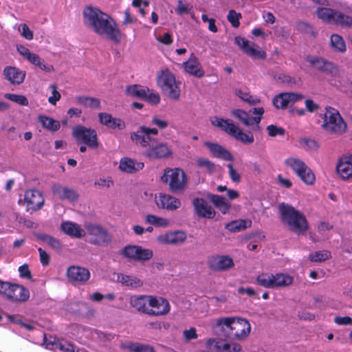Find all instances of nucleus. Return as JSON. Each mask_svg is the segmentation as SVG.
Listing matches in <instances>:
<instances>
[{
    "mask_svg": "<svg viewBox=\"0 0 352 352\" xmlns=\"http://www.w3.org/2000/svg\"><path fill=\"white\" fill-rule=\"evenodd\" d=\"M85 24L103 38L119 42L121 38L120 30L116 22L98 8L87 6L83 10Z\"/></svg>",
    "mask_w": 352,
    "mask_h": 352,
    "instance_id": "f257e3e1",
    "label": "nucleus"
},
{
    "mask_svg": "<svg viewBox=\"0 0 352 352\" xmlns=\"http://www.w3.org/2000/svg\"><path fill=\"white\" fill-rule=\"evenodd\" d=\"M212 329L234 340L244 341L250 336L252 327L249 320L245 318L227 316L216 318Z\"/></svg>",
    "mask_w": 352,
    "mask_h": 352,
    "instance_id": "f03ea898",
    "label": "nucleus"
},
{
    "mask_svg": "<svg viewBox=\"0 0 352 352\" xmlns=\"http://www.w3.org/2000/svg\"><path fill=\"white\" fill-rule=\"evenodd\" d=\"M129 303L137 311L152 316H162L169 314V301L162 296L154 295H135L131 296Z\"/></svg>",
    "mask_w": 352,
    "mask_h": 352,
    "instance_id": "7ed1b4c3",
    "label": "nucleus"
},
{
    "mask_svg": "<svg viewBox=\"0 0 352 352\" xmlns=\"http://www.w3.org/2000/svg\"><path fill=\"white\" fill-rule=\"evenodd\" d=\"M278 210L282 222L290 231L301 234L308 230L309 226L305 216L292 205L281 203L278 206Z\"/></svg>",
    "mask_w": 352,
    "mask_h": 352,
    "instance_id": "20e7f679",
    "label": "nucleus"
},
{
    "mask_svg": "<svg viewBox=\"0 0 352 352\" xmlns=\"http://www.w3.org/2000/svg\"><path fill=\"white\" fill-rule=\"evenodd\" d=\"M210 122L212 126L221 129L243 144H250L254 141V138L252 133H244L238 125L235 124L230 120L213 116L210 118Z\"/></svg>",
    "mask_w": 352,
    "mask_h": 352,
    "instance_id": "39448f33",
    "label": "nucleus"
},
{
    "mask_svg": "<svg viewBox=\"0 0 352 352\" xmlns=\"http://www.w3.org/2000/svg\"><path fill=\"white\" fill-rule=\"evenodd\" d=\"M161 182L167 186L173 192L184 191L188 184L184 171L180 168H166L160 177Z\"/></svg>",
    "mask_w": 352,
    "mask_h": 352,
    "instance_id": "423d86ee",
    "label": "nucleus"
},
{
    "mask_svg": "<svg viewBox=\"0 0 352 352\" xmlns=\"http://www.w3.org/2000/svg\"><path fill=\"white\" fill-rule=\"evenodd\" d=\"M320 117L322 119L321 126L327 132L340 134L346 129V124L339 111L333 107H325L324 113Z\"/></svg>",
    "mask_w": 352,
    "mask_h": 352,
    "instance_id": "0eeeda50",
    "label": "nucleus"
},
{
    "mask_svg": "<svg viewBox=\"0 0 352 352\" xmlns=\"http://www.w3.org/2000/svg\"><path fill=\"white\" fill-rule=\"evenodd\" d=\"M157 84L168 98L178 100L181 91L175 75L168 69H162L157 73Z\"/></svg>",
    "mask_w": 352,
    "mask_h": 352,
    "instance_id": "6e6552de",
    "label": "nucleus"
},
{
    "mask_svg": "<svg viewBox=\"0 0 352 352\" xmlns=\"http://www.w3.org/2000/svg\"><path fill=\"white\" fill-rule=\"evenodd\" d=\"M257 283L265 288L278 289L287 287L292 285L293 276L285 273H262L256 278Z\"/></svg>",
    "mask_w": 352,
    "mask_h": 352,
    "instance_id": "1a4fd4ad",
    "label": "nucleus"
},
{
    "mask_svg": "<svg viewBox=\"0 0 352 352\" xmlns=\"http://www.w3.org/2000/svg\"><path fill=\"white\" fill-rule=\"evenodd\" d=\"M73 137L79 143H83L91 148H98L99 142L97 132L95 129L78 125L72 129Z\"/></svg>",
    "mask_w": 352,
    "mask_h": 352,
    "instance_id": "9d476101",
    "label": "nucleus"
},
{
    "mask_svg": "<svg viewBox=\"0 0 352 352\" xmlns=\"http://www.w3.org/2000/svg\"><path fill=\"white\" fill-rule=\"evenodd\" d=\"M158 133L157 128L141 126L136 131L131 133V138L136 145L148 148L153 143L157 142V139L153 135H157Z\"/></svg>",
    "mask_w": 352,
    "mask_h": 352,
    "instance_id": "9b49d317",
    "label": "nucleus"
},
{
    "mask_svg": "<svg viewBox=\"0 0 352 352\" xmlns=\"http://www.w3.org/2000/svg\"><path fill=\"white\" fill-rule=\"evenodd\" d=\"M121 254L129 260L140 262L149 261L153 256L152 250L138 245H126L122 250Z\"/></svg>",
    "mask_w": 352,
    "mask_h": 352,
    "instance_id": "f8f14e48",
    "label": "nucleus"
},
{
    "mask_svg": "<svg viewBox=\"0 0 352 352\" xmlns=\"http://www.w3.org/2000/svg\"><path fill=\"white\" fill-rule=\"evenodd\" d=\"M16 50L24 59L42 71L45 72H52L54 71V67L52 65L46 63L37 54L31 52L27 47L23 45H18Z\"/></svg>",
    "mask_w": 352,
    "mask_h": 352,
    "instance_id": "ddd939ff",
    "label": "nucleus"
},
{
    "mask_svg": "<svg viewBox=\"0 0 352 352\" xmlns=\"http://www.w3.org/2000/svg\"><path fill=\"white\" fill-rule=\"evenodd\" d=\"M335 171L340 180L352 182V154L340 157L336 161Z\"/></svg>",
    "mask_w": 352,
    "mask_h": 352,
    "instance_id": "4468645a",
    "label": "nucleus"
},
{
    "mask_svg": "<svg viewBox=\"0 0 352 352\" xmlns=\"http://www.w3.org/2000/svg\"><path fill=\"white\" fill-rule=\"evenodd\" d=\"M237 46L248 56L254 59H265L266 52L258 45L241 36H236L234 38Z\"/></svg>",
    "mask_w": 352,
    "mask_h": 352,
    "instance_id": "2eb2a0df",
    "label": "nucleus"
},
{
    "mask_svg": "<svg viewBox=\"0 0 352 352\" xmlns=\"http://www.w3.org/2000/svg\"><path fill=\"white\" fill-rule=\"evenodd\" d=\"M238 342L234 340L228 342L216 338H209L206 344L208 348H214L217 352H241L242 346Z\"/></svg>",
    "mask_w": 352,
    "mask_h": 352,
    "instance_id": "dca6fc26",
    "label": "nucleus"
},
{
    "mask_svg": "<svg viewBox=\"0 0 352 352\" xmlns=\"http://www.w3.org/2000/svg\"><path fill=\"white\" fill-rule=\"evenodd\" d=\"M45 347L55 352H87L84 349L76 348L72 342L56 338L45 341Z\"/></svg>",
    "mask_w": 352,
    "mask_h": 352,
    "instance_id": "f3484780",
    "label": "nucleus"
},
{
    "mask_svg": "<svg viewBox=\"0 0 352 352\" xmlns=\"http://www.w3.org/2000/svg\"><path fill=\"white\" fill-rule=\"evenodd\" d=\"M173 152L166 142L151 145L143 152V155L150 160L164 159L171 157Z\"/></svg>",
    "mask_w": 352,
    "mask_h": 352,
    "instance_id": "a211bd4d",
    "label": "nucleus"
},
{
    "mask_svg": "<svg viewBox=\"0 0 352 352\" xmlns=\"http://www.w3.org/2000/svg\"><path fill=\"white\" fill-rule=\"evenodd\" d=\"M304 98L302 94L297 92H283L275 96L272 100L276 109H285L289 105L301 100Z\"/></svg>",
    "mask_w": 352,
    "mask_h": 352,
    "instance_id": "6ab92c4d",
    "label": "nucleus"
},
{
    "mask_svg": "<svg viewBox=\"0 0 352 352\" xmlns=\"http://www.w3.org/2000/svg\"><path fill=\"white\" fill-rule=\"evenodd\" d=\"M155 203L158 208L168 211L176 210L182 206L179 199L163 192L155 195Z\"/></svg>",
    "mask_w": 352,
    "mask_h": 352,
    "instance_id": "aec40b11",
    "label": "nucleus"
},
{
    "mask_svg": "<svg viewBox=\"0 0 352 352\" xmlns=\"http://www.w3.org/2000/svg\"><path fill=\"white\" fill-rule=\"evenodd\" d=\"M305 61L309 66L320 72L333 74L338 70L334 64L319 56H308Z\"/></svg>",
    "mask_w": 352,
    "mask_h": 352,
    "instance_id": "412c9836",
    "label": "nucleus"
},
{
    "mask_svg": "<svg viewBox=\"0 0 352 352\" xmlns=\"http://www.w3.org/2000/svg\"><path fill=\"white\" fill-rule=\"evenodd\" d=\"M208 265L214 271H225L234 266V261L227 255H214L208 258Z\"/></svg>",
    "mask_w": 352,
    "mask_h": 352,
    "instance_id": "4be33fe9",
    "label": "nucleus"
},
{
    "mask_svg": "<svg viewBox=\"0 0 352 352\" xmlns=\"http://www.w3.org/2000/svg\"><path fill=\"white\" fill-rule=\"evenodd\" d=\"M182 67L185 72L197 78H202L205 74L199 58L193 53L182 63Z\"/></svg>",
    "mask_w": 352,
    "mask_h": 352,
    "instance_id": "5701e85b",
    "label": "nucleus"
},
{
    "mask_svg": "<svg viewBox=\"0 0 352 352\" xmlns=\"http://www.w3.org/2000/svg\"><path fill=\"white\" fill-rule=\"evenodd\" d=\"M86 233L90 236V242L94 244H101L109 239L108 234L105 230L101 226L92 223H87L85 226Z\"/></svg>",
    "mask_w": 352,
    "mask_h": 352,
    "instance_id": "b1692460",
    "label": "nucleus"
},
{
    "mask_svg": "<svg viewBox=\"0 0 352 352\" xmlns=\"http://www.w3.org/2000/svg\"><path fill=\"white\" fill-rule=\"evenodd\" d=\"M24 201L28 210H37L44 204V198L42 194L36 190H28L25 192Z\"/></svg>",
    "mask_w": 352,
    "mask_h": 352,
    "instance_id": "393cba45",
    "label": "nucleus"
},
{
    "mask_svg": "<svg viewBox=\"0 0 352 352\" xmlns=\"http://www.w3.org/2000/svg\"><path fill=\"white\" fill-rule=\"evenodd\" d=\"M60 230L66 235L74 239H82L86 236V231L78 223L65 221L60 224Z\"/></svg>",
    "mask_w": 352,
    "mask_h": 352,
    "instance_id": "a878e982",
    "label": "nucleus"
},
{
    "mask_svg": "<svg viewBox=\"0 0 352 352\" xmlns=\"http://www.w3.org/2000/svg\"><path fill=\"white\" fill-rule=\"evenodd\" d=\"M204 144L212 157L226 161L232 162L234 160V157L230 152L221 145L211 142H205Z\"/></svg>",
    "mask_w": 352,
    "mask_h": 352,
    "instance_id": "bb28decb",
    "label": "nucleus"
},
{
    "mask_svg": "<svg viewBox=\"0 0 352 352\" xmlns=\"http://www.w3.org/2000/svg\"><path fill=\"white\" fill-rule=\"evenodd\" d=\"M3 74L12 85H20L24 81L26 73L18 67L7 66L4 68Z\"/></svg>",
    "mask_w": 352,
    "mask_h": 352,
    "instance_id": "cd10ccee",
    "label": "nucleus"
},
{
    "mask_svg": "<svg viewBox=\"0 0 352 352\" xmlns=\"http://www.w3.org/2000/svg\"><path fill=\"white\" fill-rule=\"evenodd\" d=\"M192 204L196 214L199 217L207 219H212L215 216V211L204 199L196 198Z\"/></svg>",
    "mask_w": 352,
    "mask_h": 352,
    "instance_id": "c85d7f7f",
    "label": "nucleus"
},
{
    "mask_svg": "<svg viewBox=\"0 0 352 352\" xmlns=\"http://www.w3.org/2000/svg\"><path fill=\"white\" fill-rule=\"evenodd\" d=\"M6 297L12 301L25 302L29 299L30 292L23 285L11 284Z\"/></svg>",
    "mask_w": 352,
    "mask_h": 352,
    "instance_id": "c756f323",
    "label": "nucleus"
},
{
    "mask_svg": "<svg viewBox=\"0 0 352 352\" xmlns=\"http://www.w3.org/2000/svg\"><path fill=\"white\" fill-rule=\"evenodd\" d=\"M68 278L76 283H85L90 278L89 271L79 266H71L67 272Z\"/></svg>",
    "mask_w": 352,
    "mask_h": 352,
    "instance_id": "7c9ffc66",
    "label": "nucleus"
},
{
    "mask_svg": "<svg viewBox=\"0 0 352 352\" xmlns=\"http://www.w3.org/2000/svg\"><path fill=\"white\" fill-rule=\"evenodd\" d=\"M53 195L61 200L74 201L78 198V195L74 190L59 184L52 186Z\"/></svg>",
    "mask_w": 352,
    "mask_h": 352,
    "instance_id": "2f4dec72",
    "label": "nucleus"
},
{
    "mask_svg": "<svg viewBox=\"0 0 352 352\" xmlns=\"http://www.w3.org/2000/svg\"><path fill=\"white\" fill-rule=\"evenodd\" d=\"M231 116L238 119L245 126H250L255 124L259 129L261 117H252L248 112L241 109H234L231 111Z\"/></svg>",
    "mask_w": 352,
    "mask_h": 352,
    "instance_id": "473e14b6",
    "label": "nucleus"
},
{
    "mask_svg": "<svg viewBox=\"0 0 352 352\" xmlns=\"http://www.w3.org/2000/svg\"><path fill=\"white\" fill-rule=\"evenodd\" d=\"M144 167V164L129 157H123L120 161L119 168L121 171L127 173H133Z\"/></svg>",
    "mask_w": 352,
    "mask_h": 352,
    "instance_id": "72a5a7b5",
    "label": "nucleus"
},
{
    "mask_svg": "<svg viewBox=\"0 0 352 352\" xmlns=\"http://www.w3.org/2000/svg\"><path fill=\"white\" fill-rule=\"evenodd\" d=\"M117 281L122 285L131 289L141 287L144 284L143 281L138 277L123 273L117 274Z\"/></svg>",
    "mask_w": 352,
    "mask_h": 352,
    "instance_id": "f704fd0d",
    "label": "nucleus"
},
{
    "mask_svg": "<svg viewBox=\"0 0 352 352\" xmlns=\"http://www.w3.org/2000/svg\"><path fill=\"white\" fill-rule=\"evenodd\" d=\"M284 164L291 169L295 175L307 165L302 160L294 156L286 158L284 160Z\"/></svg>",
    "mask_w": 352,
    "mask_h": 352,
    "instance_id": "c9c22d12",
    "label": "nucleus"
},
{
    "mask_svg": "<svg viewBox=\"0 0 352 352\" xmlns=\"http://www.w3.org/2000/svg\"><path fill=\"white\" fill-rule=\"evenodd\" d=\"M252 226V221L250 219H238L232 221L226 226V228L230 232H236L245 230L250 228Z\"/></svg>",
    "mask_w": 352,
    "mask_h": 352,
    "instance_id": "e433bc0d",
    "label": "nucleus"
},
{
    "mask_svg": "<svg viewBox=\"0 0 352 352\" xmlns=\"http://www.w3.org/2000/svg\"><path fill=\"white\" fill-rule=\"evenodd\" d=\"M304 184L311 186L316 182V175L311 168L307 165L296 175Z\"/></svg>",
    "mask_w": 352,
    "mask_h": 352,
    "instance_id": "4c0bfd02",
    "label": "nucleus"
},
{
    "mask_svg": "<svg viewBox=\"0 0 352 352\" xmlns=\"http://www.w3.org/2000/svg\"><path fill=\"white\" fill-rule=\"evenodd\" d=\"M145 221L146 223L151 224L156 228H166L170 226V220L155 214L146 215Z\"/></svg>",
    "mask_w": 352,
    "mask_h": 352,
    "instance_id": "58836bf2",
    "label": "nucleus"
},
{
    "mask_svg": "<svg viewBox=\"0 0 352 352\" xmlns=\"http://www.w3.org/2000/svg\"><path fill=\"white\" fill-rule=\"evenodd\" d=\"M208 198L222 213L226 214L230 210V204L224 197L217 195H209Z\"/></svg>",
    "mask_w": 352,
    "mask_h": 352,
    "instance_id": "ea45409f",
    "label": "nucleus"
},
{
    "mask_svg": "<svg viewBox=\"0 0 352 352\" xmlns=\"http://www.w3.org/2000/svg\"><path fill=\"white\" fill-rule=\"evenodd\" d=\"M330 47L333 51L340 53H344L346 50L343 38L337 34H333L330 36Z\"/></svg>",
    "mask_w": 352,
    "mask_h": 352,
    "instance_id": "a19ab883",
    "label": "nucleus"
},
{
    "mask_svg": "<svg viewBox=\"0 0 352 352\" xmlns=\"http://www.w3.org/2000/svg\"><path fill=\"white\" fill-rule=\"evenodd\" d=\"M318 17L327 23H333L337 12L328 8H319L317 11Z\"/></svg>",
    "mask_w": 352,
    "mask_h": 352,
    "instance_id": "79ce46f5",
    "label": "nucleus"
},
{
    "mask_svg": "<svg viewBox=\"0 0 352 352\" xmlns=\"http://www.w3.org/2000/svg\"><path fill=\"white\" fill-rule=\"evenodd\" d=\"M38 120L43 128L50 131H58L60 126L59 121L48 116H39L38 117Z\"/></svg>",
    "mask_w": 352,
    "mask_h": 352,
    "instance_id": "37998d69",
    "label": "nucleus"
},
{
    "mask_svg": "<svg viewBox=\"0 0 352 352\" xmlns=\"http://www.w3.org/2000/svg\"><path fill=\"white\" fill-rule=\"evenodd\" d=\"M76 100L78 104L90 109H100V101L96 98L87 96H77Z\"/></svg>",
    "mask_w": 352,
    "mask_h": 352,
    "instance_id": "c03bdc74",
    "label": "nucleus"
},
{
    "mask_svg": "<svg viewBox=\"0 0 352 352\" xmlns=\"http://www.w3.org/2000/svg\"><path fill=\"white\" fill-rule=\"evenodd\" d=\"M122 347L132 352H153L151 346L138 342H127L122 344Z\"/></svg>",
    "mask_w": 352,
    "mask_h": 352,
    "instance_id": "a18cd8bd",
    "label": "nucleus"
},
{
    "mask_svg": "<svg viewBox=\"0 0 352 352\" xmlns=\"http://www.w3.org/2000/svg\"><path fill=\"white\" fill-rule=\"evenodd\" d=\"M195 164L199 168L208 173H214L217 168L216 165L212 162L205 157H197L195 160Z\"/></svg>",
    "mask_w": 352,
    "mask_h": 352,
    "instance_id": "49530a36",
    "label": "nucleus"
},
{
    "mask_svg": "<svg viewBox=\"0 0 352 352\" xmlns=\"http://www.w3.org/2000/svg\"><path fill=\"white\" fill-rule=\"evenodd\" d=\"M235 94L243 101L248 102L250 104H256L260 103L261 100L258 97L255 96H252L250 94L241 89H238L235 90Z\"/></svg>",
    "mask_w": 352,
    "mask_h": 352,
    "instance_id": "de8ad7c7",
    "label": "nucleus"
},
{
    "mask_svg": "<svg viewBox=\"0 0 352 352\" xmlns=\"http://www.w3.org/2000/svg\"><path fill=\"white\" fill-rule=\"evenodd\" d=\"M148 91V88L144 87L138 85H129L126 89L127 95L132 97L143 98Z\"/></svg>",
    "mask_w": 352,
    "mask_h": 352,
    "instance_id": "09e8293b",
    "label": "nucleus"
},
{
    "mask_svg": "<svg viewBox=\"0 0 352 352\" xmlns=\"http://www.w3.org/2000/svg\"><path fill=\"white\" fill-rule=\"evenodd\" d=\"M37 238L43 242L44 243H46L49 246H50L52 248L55 250H60L61 249V243L60 241L56 238H54L50 235L45 234H37Z\"/></svg>",
    "mask_w": 352,
    "mask_h": 352,
    "instance_id": "8fccbe9b",
    "label": "nucleus"
},
{
    "mask_svg": "<svg viewBox=\"0 0 352 352\" xmlns=\"http://www.w3.org/2000/svg\"><path fill=\"white\" fill-rule=\"evenodd\" d=\"M331 256V252L328 250H319L311 252L309 255V260L311 262H324Z\"/></svg>",
    "mask_w": 352,
    "mask_h": 352,
    "instance_id": "3c124183",
    "label": "nucleus"
},
{
    "mask_svg": "<svg viewBox=\"0 0 352 352\" xmlns=\"http://www.w3.org/2000/svg\"><path fill=\"white\" fill-rule=\"evenodd\" d=\"M14 28L19 32L22 38L28 41H32L34 38L33 31L30 30L26 23L16 24Z\"/></svg>",
    "mask_w": 352,
    "mask_h": 352,
    "instance_id": "603ef678",
    "label": "nucleus"
},
{
    "mask_svg": "<svg viewBox=\"0 0 352 352\" xmlns=\"http://www.w3.org/2000/svg\"><path fill=\"white\" fill-rule=\"evenodd\" d=\"M333 23L344 28H349L352 25V17L337 12Z\"/></svg>",
    "mask_w": 352,
    "mask_h": 352,
    "instance_id": "864d4df0",
    "label": "nucleus"
},
{
    "mask_svg": "<svg viewBox=\"0 0 352 352\" xmlns=\"http://www.w3.org/2000/svg\"><path fill=\"white\" fill-rule=\"evenodd\" d=\"M81 330H82V336L85 338H88L91 340H96V341L99 340L102 337H104V335L102 333H101L100 331H99L98 330L94 329L84 327V328H82Z\"/></svg>",
    "mask_w": 352,
    "mask_h": 352,
    "instance_id": "5fc2aeb1",
    "label": "nucleus"
},
{
    "mask_svg": "<svg viewBox=\"0 0 352 352\" xmlns=\"http://www.w3.org/2000/svg\"><path fill=\"white\" fill-rule=\"evenodd\" d=\"M172 245H178L183 243L187 239L186 232L180 230L170 231Z\"/></svg>",
    "mask_w": 352,
    "mask_h": 352,
    "instance_id": "6e6d98bb",
    "label": "nucleus"
},
{
    "mask_svg": "<svg viewBox=\"0 0 352 352\" xmlns=\"http://www.w3.org/2000/svg\"><path fill=\"white\" fill-rule=\"evenodd\" d=\"M4 97L16 104L23 106H28L29 102L28 98L23 95H18L14 94H6Z\"/></svg>",
    "mask_w": 352,
    "mask_h": 352,
    "instance_id": "4d7b16f0",
    "label": "nucleus"
},
{
    "mask_svg": "<svg viewBox=\"0 0 352 352\" xmlns=\"http://www.w3.org/2000/svg\"><path fill=\"white\" fill-rule=\"evenodd\" d=\"M241 17V13L236 12L234 10H230L228 14L227 19L233 28H239Z\"/></svg>",
    "mask_w": 352,
    "mask_h": 352,
    "instance_id": "13d9d810",
    "label": "nucleus"
},
{
    "mask_svg": "<svg viewBox=\"0 0 352 352\" xmlns=\"http://www.w3.org/2000/svg\"><path fill=\"white\" fill-rule=\"evenodd\" d=\"M107 127L112 130L122 131L126 128V122L124 120L120 118H115L113 116L109 125H107Z\"/></svg>",
    "mask_w": 352,
    "mask_h": 352,
    "instance_id": "bf43d9fd",
    "label": "nucleus"
},
{
    "mask_svg": "<svg viewBox=\"0 0 352 352\" xmlns=\"http://www.w3.org/2000/svg\"><path fill=\"white\" fill-rule=\"evenodd\" d=\"M147 102L151 104H157L160 102V96L158 93L148 89V91L145 96L143 97Z\"/></svg>",
    "mask_w": 352,
    "mask_h": 352,
    "instance_id": "052dcab7",
    "label": "nucleus"
},
{
    "mask_svg": "<svg viewBox=\"0 0 352 352\" xmlns=\"http://www.w3.org/2000/svg\"><path fill=\"white\" fill-rule=\"evenodd\" d=\"M192 7L188 3H184L183 0L177 1V6L175 9V12L178 15L184 14H190Z\"/></svg>",
    "mask_w": 352,
    "mask_h": 352,
    "instance_id": "680f3d73",
    "label": "nucleus"
},
{
    "mask_svg": "<svg viewBox=\"0 0 352 352\" xmlns=\"http://www.w3.org/2000/svg\"><path fill=\"white\" fill-rule=\"evenodd\" d=\"M276 184L282 187L287 189H289L292 187L293 183L289 178L283 177L282 175L279 174L276 176Z\"/></svg>",
    "mask_w": 352,
    "mask_h": 352,
    "instance_id": "e2e57ef3",
    "label": "nucleus"
},
{
    "mask_svg": "<svg viewBox=\"0 0 352 352\" xmlns=\"http://www.w3.org/2000/svg\"><path fill=\"white\" fill-rule=\"evenodd\" d=\"M156 241L160 245H172V241H171L170 231L159 234L156 238Z\"/></svg>",
    "mask_w": 352,
    "mask_h": 352,
    "instance_id": "0e129e2a",
    "label": "nucleus"
},
{
    "mask_svg": "<svg viewBox=\"0 0 352 352\" xmlns=\"http://www.w3.org/2000/svg\"><path fill=\"white\" fill-rule=\"evenodd\" d=\"M183 337L186 342L192 340H196L198 338L197 329L195 327H190L183 331Z\"/></svg>",
    "mask_w": 352,
    "mask_h": 352,
    "instance_id": "69168bd1",
    "label": "nucleus"
},
{
    "mask_svg": "<svg viewBox=\"0 0 352 352\" xmlns=\"http://www.w3.org/2000/svg\"><path fill=\"white\" fill-rule=\"evenodd\" d=\"M50 88L52 89V96H50L48 98V102L52 104L55 105L56 102L60 99V94L58 91L57 87L55 85H51Z\"/></svg>",
    "mask_w": 352,
    "mask_h": 352,
    "instance_id": "338daca9",
    "label": "nucleus"
},
{
    "mask_svg": "<svg viewBox=\"0 0 352 352\" xmlns=\"http://www.w3.org/2000/svg\"><path fill=\"white\" fill-rule=\"evenodd\" d=\"M267 131L268 132V135L271 137H275L276 135H283L285 133V130L281 128L278 127L276 125H269L267 127Z\"/></svg>",
    "mask_w": 352,
    "mask_h": 352,
    "instance_id": "774afa93",
    "label": "nucleus"
}]
</instances>
